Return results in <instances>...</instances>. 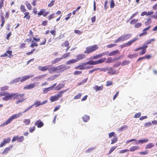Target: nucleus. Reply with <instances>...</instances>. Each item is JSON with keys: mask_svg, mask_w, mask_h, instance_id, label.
<instances>
[{"mask_svg": "<svg viewBox=\"0 0 157 157\" xmlns=\"http://www.w3.org/2000/svg\"><path fill=\"white\" fill-rule=\"evenodd\" d=\"M64 86V84H63L61 83L58 84L56 87H55L56 90H58L61 89Z\"/></svg>", "mask_w": 157, "mask_h": 157, "instance_id": "393cba45", "label": "nucleus"}, {"mask_svg": "<svg viewBox=\"0 0 157 157\" xmlns=\"http://www.w3.org/2000/svg\"><path fill=\"white\" fill-rule=\"evenodd\" d=\"M90 118L89 116L86 115H84L82 118V120L84 122H87L89 120Z\"/></svg>", "mask_w": 157, "mask_h": 157, "instance_id": "a211bd4d", "label": "nucleus"}, {"mask_svg": "<svg viewBox=\"0 0 157 157\" xmlns=\"http://www.w3.org/2000/svg\"><path fill=\"white\" fill-rule=\"evenodd\" d=\"M108 70L109 71L108 72V73L111 75H113V74H116V70L113 68L112 67L109 68Z\"/></svg>", "mask_w": 157, "mask_h": 157, "instance_id": "f3484780", "label": "nucleus"}, {"mask_svg": "<svg viewBox=\"0 0 157 157\" xmlns=\"http://www.w3.org/2000/svg\"><path fill=\"white\" fill-rule=\"evenodd\" d=\"M44 75H39L36 77L33 78V80H36L37 81L43 79L44 77Z\"/></svg>", "mask_w": 157, "mask_h": 157, "instance_id": "4be33fe9", "label": "nucleus"}, {"mask_svg": "<svg viewBox=\"0 0 157 157\" xmlns=\"http://www.w3.org/2000/svg\"><path fill=\"white\" fill-rule=\"evenodd\" d=\"M155 40L154 39H152L149 40H147L146 43H144L143 45L144 46H145V48L146 50V48L148 47L147 45L150 44L151 42Z\"/></svg>", "mask_w": 157, "mask_h": 157, "instance_id": "ddd939ff", "label": "nucleus"}, {"mask_svg": "<svg viewBox=\"0 0 157 157\" xmlns=\"http://www.w3.org/2000/svg\"><path fill=\"white\" fill-rule=\"evenodd\" d=\"M43 93L46 94L48 91L52 90L50 87L43 89Z\"/></svg>", "mask_w": 157, "mask_h": 157, "instance_id": "c9c22d12", "label": "nucleus"}, {"mask_svg": "<svg viewBox=\"0 0 157 157\" xmlns=\"http://www.w3.org/2000/svg\"><path fill=\"white\" fill-rule=\"evenodd\" d=\"M130 63V62L129 60H124L122 61L121 64L122 66H124L126 65H128Z\"/></svg>", "mask_w": 157, "mask_h": 157, "instance_id": "bb28decb", "label": "nucleus"}, {"mask_svg": "<svg viewBox=\"0 0 157 157\" xmlns=\"http://www.w3.org/2000/svg\"><path fill=\"white\" fill-rule=\"evenodd\" d=\"M35 126L30 127L29 129V131L30 132L32 133L35 130Z\"/></svg>", "mask_w": 157, "mask_h": 157, "instance_id": "69168bd1", "label": "nucleus"}, {"mask_svg": "<svg viewBox=\"0 0 157 157\" xmlns=\"http://www.w3.org/2000/svg\"><path fill=\"white\" fill-rule=\"evenodd\" d=\"M59 98V96L56 94L53 96H51L50 98V100H51V102H53L58 100Z\"/></svg>", "mask_w": 157, "mask_h": 157, "instance_id": "f8f14e48", "label": "nucleus"}, {"mask_svg": "<svg viewBox=\"0 0 157 157\" xmlns=\"http://www.w3.org/2000/svg\"><path fill=\"white\" fill-rule=\"evenodd\" d=\"M106 59V58L104 57L102 59H99L98 60V62L99 64L102 63L104 62Z\"/></svg>", "mask_w": 157, "mask_h": 157, "instance_id": "37998d69", "label": "nucleus"}, {"mask_svg": "<svg viewBox=\"0 0 157 157\" xmlns=\"http://www.w3.org/2000/svg\"><path fill=\"white\" fill-rule=\"evenodd\" d=\"M117 45L116 44H109L107 46V48H111L112 47H114Z\"/></svg>", "mask_w": 157, "mask_h": 157, "instance_id": "e2e57ef3", "label": "nucleus"}, {"mask_svg": "<svg viewBox=\"0 0 157 157\" xmlns=\"http://www.w3.org/2000/svg\"><path fill=\"white\" fill-rule=\"evenodd\" d=\"M86 57V56L84 54H79L76 56V59H75L77 60V62H78L81 60H82Z\"/></svg>", "mask_w": 157, "mask_h": 157, "instance_id": "1a4fd4ad", "label": "nucleus"}, {"mask_svg": "<svg viewBox=\"0 0 157 157\" xmlns=\"http://www.w3.org/2000/svg\"><path fill=\"white\" fill-rule=\"evenodd\" d=\"M38 46V45L36 43L34 42L33 40L32 41V44L29 47H31L32 48H33L34 46Z\"/></svg>", "mask_w": 157, "mask_h": 157, "instance_id": "e433bc0d", "label": "nucleus"}, {"mask_svg": "<svg viewBox=\"0 0 157 157\" xmlns=\"http://www.w3.org/2000/svg\"><path fill=\"white\" fill-rule=\"evenodd\" d=\"M98 48V47L97 45H94L87 47L86 48V50L84 52L85 54H89Z\"/></svg>", "mask_w": 157, "mask_h": 157, "instance_id": "7ed1b4c3", "label": "nucleus"}, {"mask_svg": "<svg viewBox=\"0 0 157 157\" xmlns=\"http://www.w3.org/2000/svg\"><path fill=\"white\" fill-rule=\"evenodd\" d=\"M16 95V93H10L7 91L0 92V96H5L2 98V100L6 101L11 100V98Z\"/></svg>", "mask_w": 157, "mask_h": 157, "instance_id": "f03ea898", "label": "nucleus"}, {"mask_svg": "<svg viewBox=\"0 0 157 157\" xmlns=\"http://www.w3.org/2000/svg\"><path fill=\"white\" fill-rule=\"evenodd\" d=\"M25 14V16L24 17V18H26L27 19L29 20L30 18V15H29V12H26L24 13Z\"/></svg>", "mask_w": 157, "mask_h": 157, "instance_id": "72a5a7b5", "label": "nucleus"}, {"mask_svg": "<svg viewBox=\"0 0 157 157\" xmlns=\"http://www.w3.org/2000/svg\"><path fill=\"white\" fill-rule=\"evenodd\" d=\"M44 12V9H41L40 11V12L38 13V14L39 16L43 15V13Z\"/></svg>", "mask_w": 157, "mask_h": 157, "instance_id": "680f3d73", "label": "nucleus"}, {"mask_svg": "<svg viewBox=\"0 0 157 157\" xmlns=\"http://www.w3.org/2000/svg\"><path fill=\"white\" fill-rule=\"evenodd\" d=\"M23 123L26 125H29L30 123V120L29 119H26L23 120Z\"/></svg>", "mask_w": 157, "mask_h": 157, "instance_id": "473e14b6", "label": "nucleus"}, {"mask_svg": "<svg viewBox=\"0 0 157 157\" xmlns=\"http://www.w3.org/2000/svg\"><path fill=\"white\" fill-rule=\"evenodd\" d=\"M55 2V1L54 0L52 1L51 2L48 4V6L49 7H52L54 4Z\"/></svg>", "mask_w": 157, "mask_h": 157, "instance_id": "774afa93", "label": "nucleus"}, {"mask_svg": "<svg viewBox=\"0 0 157 157\" xmlns=\"http://www.w3.org/2000/svg\"><path fill=\"white\" fill-rule=\"evenodd\" d=\"M120 53V51L117 49L109 52V56H113L117 55Z\"/></svg>", "mask_w": 157, "mask_h": 157, "instance_id": "9d476101", "label": "nucleus"}, {"mask_svg": "<svg viewBox=\"0 0 157 157\" xmlns=\"http://www.w3.org/2000/svg\"><path fill=\"white\" fill-rule=\"evenodd\" d=\"M17 140L19 142H21L23 141L24 140V137L23 136H21L20 137H19L18 136V138H17Z\"/></svg>", "mask_w": 157, "mask_h": 157, "instance_id": "79ce46f5", "label": "nucleus"}, {"mask_svg": "<svg viewBox=\"0 0 157 157\" xmlns=\"http://www.w3.org/2000/svg\"><path fill=\"white\" fill-rule=\"evenodd\" d=\"M47 100H45L42 102H41L40 101H36L32 105H33V106L35 105L36 107H37L40 105H43L47 103Z\"/></svg>", "mask_w": 157, "mask_h": 157, "instance_id": "423d86ee", "label": "nucleus"}, {"mask_svg": "<svg viewBox=\"0 0 157 157\" xmlns=\"http://www.w3.org/2000/svg\"><path fill=\"white\" fill-rule=\"evenodd\" d=\"M132 34L131 33H128L125 35H122L123 39L124 41L127 40L128 39H129L132 36Z\"/></svg>", "mask_w": 157, "mask_h": 157, "instance_id": "dca6fc26", "label": "nucleus"}, {"mask_svg": "<svg viewBox=\"0 0 157 157\" xmlns=\"http://www.w3.org/2000/svg\"><path fill=\"white\" fill-rule=\"evenodd\" d=\"M44 125L43 123L40 120H37L35 123V125L37 126L38 128L42 127Z\"/></svg>", "mask_w": 157, "mask_h": 157, "instance_id": "6e6552de", "label": "nucleus"}, {"mask_svg": "<svg viewBox=\"0 0 157 157\" xmlns=\"http://www.w3.org/2000/svg\"><path fill=\"white\" fill-rule=\"evenodd\" d=\"M59 75H54L51 76L49 78H48V81H52L55 79L56 78H57L59 75Z\"/></svg>", "mask_w": 157, "mask_h": 157, "instance_id": "412c9836", "label": "nucleus"}, {"mask_svg": "<svg viewBox=\"0 0 157 157\" xmlns=\"http://www.w3.org/2000/svg\"><path fill=\"white\" fill-rule=\"evenodd\" d=\"M138 55L137 53H134L133 54H129L128 56V57L129 58L132 59L133 58L136 57Z\"/></svg>", "mask_w": 157, "mask_h": 157, "instance_id": "c85d7f7f", "label": "nucleus"}, {"mask_svg": "<svg viewBox=\"0 0 157 157\" xmlns=\"http://www.w3.org/2000/svg\"><path fill=\"white\" fill-rule=\"evenodd\" d=\"M35 83H33L26 85L23 88L24 90H29L33 89L35 86Z\"/></svg>", "mask_w": 157, "mask_h": 157, "instance_id": "0eeeda50", "label": "nucleus"}, {"mask_svg": "<svg viewBox=\"0 0 157 157\" xmlns=\"http://www.w3.org/2000/svg\"><path fill=\"white\" fill-rule=\"evenodd\" d=\"M98 70H99L100 71H103L104 72H105L107 71L108 70V67H107L106 68H98Z\"/></svg>", "mask_w": 157, "mask_h": 157, "instance_id": "de8ad7c7", "label": "nucleus"}, {"mask_svg": "<svg viewBox=\"0 0 157 157\" xmlns=\"http://www.w3.org/2000/svg\"><path fill=\"white\" fill-rule=\"evenodd\" d=\"M150 122H149L147 123H146L144 125V126L146 128L149 126H151L152 124Z\"/></svg>", "mask_w": 157, "mask_h": 157, "instance_id": "052dcab7", "label": "nucleus"}, {"mask_svg": "<svg viewBox=\"0 0 157 157\" xmlns=\"http://www.w3.org/2000/svg\"><path fill=\"white\" fill-rule=\"evenodd\" d=\"M94 90H95L96 91H97L102 90L103 89V87L102 86H99L96 85L94 87Z\"/></svg>", "mask_w": 157, "mask_h": 157, "instance_id": "a878e982", "label": "nucleus"}, {"mask_svg": "<svg viewBox=\"0 0 157 157\" xmlns=\"http://www.w3.org/2000/svg\"><path fill=\"white\" fill-rule=\"evenodd\" d=\"M56 16L55 14L53 13L48 17V19L49 20H50Z\"/></svg>", "mask_w": 157, "mask_h": 157, "instance_id": "49530a36", "label": "nucleus"}, {"mask_svg": "<svg viewBox=\"0 0 157 157\" xmlns=\"http://www.w3.org/2000/svg\"><path fill=\"white\" fill-rule=\"evenodd\" d=\"M115 6V3L113 0H112L110 2V8H113Z\"/></svg>", "mask_w": 157, "mask_h": 157, "instance_id": "13d9d810", "label": "nucleus"}, {"mask_svg": "<svg viewBox=\"0 0 157 157\" xmlns=\"http://www.w3.org/2000/svg\"><path fill=\"white\" fill-rule=\"evenodd\" d=\"M101 55L102 56L104 55H106L108 56H109V51H105L102 52L101 53Z\"/></svg>", "mask_w": 157, "mask_h": 157, "instance_id": "603ef678", "label": "nucleus"}, {"mask_svg": "<svg viewBox=\"0 0 157 157\" xmlns=\"http://www.w3.org/2000/svg\"><path fill=\"white\" fill-rule=\"evenodd\" d=\"M25 5L28 9L30 10H31L32 8V6L31 4L30 3H29L27 2H26Z\"/></svg>", "mask_w": 157, "mask_h": 157, "instance_id": "c03bdc74", "label": "nucleus"}, {"mask_svg": "<svg viewBox=\"0 0 157 157\" xmlns=\"http://www.w3.org/2000/svg\"><path fill=\"white\" fill-rule=\"evenodd\" d=\"M10 141V139L8 138L6 139H4L3 140L4 143L6 144L9 143Z\"/></svg>", "mask_w": 157, "mask_h": 157, "instance_id": "6e6d98bb", "label": "nucleus"}, {"mask_svg": "<svg viewBox=\"0 0 157 157\" xmlns=\"http://www.w3.org/2000/svg\"><path fill=\"white\" fill-rule=\"evenodd\" d=\"M148 141V139H143L139 140L136 143V144H137L138 143L143 144L144 143L147 142Z\"/></svg>", "mask_w": 157, "mask_h": 157, "instance_id": "5701e85b", "label": "nucleus"}, {"mask_svg": "<svg viewBox=\"0 0 157 157\" xmlns=\"http://www.w3.org/2000/svg\"><path fill=\"white\" fill-rule=\"evenodd\" d=\"M138 21V19H134L132 20L130 22V23L131 24H134Z\"/></svg>", "mask_w": 157, "mask_h": 157, "instance_id": "8fccbe9b", "label": "nucleus"}, {"mask_svg": "<svg viewBox=\"0 0 157 157\" xmlns=\"http://www.w3.org/2000/svg\"><path fill=\"white\" fill-rule=\"evenodd\" d=\"M20 9L21 11L23 12H25L26 11L25 7L23 5H21L20 6Z\"/></svg>", "mask_w": 157, "mask_h": 157, "instance_id": "4d7b16f0", "label": "nucleus"}, {"mask_svg": "<svg viewBox=\"0 0 157 157\" xmlns=\"http://www.w3.org/2000/svg\"><path fill=\"white\" fill-rule=\"evenodd\" d=\"M13 147L12 146L10 145L9 147H6L5 148V149L3 151L2 153V154H7L8 151L10 150L11 148H12Z\"/></svg>", "mask_w": 157, "mask_h": 157, "instance_id": "aec40b11", "label": "nucleus"}, {"mask_svg": "<svg viewBox=\"0 0 157 157\" xmlns=\"http://www.w3.org/2000/svg\"><path fill=\"white\" fill-rule=\"evenodd\" d=\"M33 107V105H31L28 107L27 108L25 109L24 111L22 112V113H20L12 116L6 121L4 122L3 123L0 125V127H2L8 125V124L10 123L13 119H16L21 116L22 113H25L30 110Z\"/></svg>", "mask_w": 157, "mask_h": 157, "instance_id": "f257e3e1", "label": "nucleus"}, {"mask_svg": "<svg viewBox=\"0 0 157 157\" xmlns=\"http://www.w3.org/2000/svg\"><path fill=\"white\" fill-rule=\"evenodd\" d=\"M140 147L138 146H132L130 148V151H133L136 150H137Z\"/></svg>", "mask_w": 157, "mask_h": 157, "instance_id": "cd10ccee", "label": "nucleus"}, {"mask_svg": "<svg viewBox=\"0 0 157 157\" xmlns=\"http://www.w3.org/2000/svg\"><path fill=\"white\" fill-rule=\"evenodd\" d=\"M151 23V19L149 18L147 19L146 21L145 22V25H149Z\"/></svg>", "mask_w": 157, "mask_h": 157, "instance_id": "7c9ffc66", "label": "nucleus"}, {"mask_svg": "<svg viewBox=\"0 0 157 157\" xmlns=\"http://www.w3.org/2000/svg\"><path fill=\"white\" fill-rule=\"evenodd\" d=\"M117 147V146H113L111 147L109 151L108 154H110Z\"/></svg>", "mask_w": 157, "mask_h": 157, "instance_id": "ea45409f", "label": "nucleus"}, {"mask_svg": "<svg viewBox=\"0 0 157 157\" xmlns=\"http://www.w3.org/2000/svg\"><path fill=\"white\" fill-rule=\"evenodd\" d=\"M62 59L61 57L59 58H56L52 62V64H55L57 63H58Z\"/></svg>", "mask_w": 157, "mask_h": 157, "instance_id": "b1692460", "label": "nucleus"}, {"mask_svg": "<svg viewBox=\"0 0 157 157\" xmlns=\"http://www.w3.org/2000/svg\"><path fill=\"white\" fill-rule=\"evenodd\" d=\"M34 76V75H25L23 76H22L21 77H19L15 78V79L17 82H23L31 78H32Z\"/></svg>", "mask_w": 157, "mask_h": 157, "instance_id": "20e7f679", "label": "nucleus"}, {"mask_svg": "<svg viewBox=\"0 0 157 157\" xmlns=\"http://www.w3.org/2000/svg\"><path fill=\"white\" fill-rule=\"evenodd\" d=\"M113 61L112 58L111 57H109L107 59V60L105 61V63H112Z\"/></svg>", "mask_w": 157, "mask_h": 157, "instance_id": "58836bf2", "label": "nucleus"}, {"mask_svg": "<svg viewBox=\"0 0 157 157\" xmlns=\"http://www.w3.org/2000/svg\"><path fill=\"white\" fill-rule=\"evenodd\" d=\"M113 84L112 82L111 81H107L106 82V86H109Z\"/></svg>", "mask_w": 157, "mask_h": 157, "instance_id": "338daca9", "label": "nucleus"}, {"mask_svg": "<svg viewBox=\"0 0 157 157\" xmlns=\"http://www.w3.org/2000/svg\"><path fill=\"white\" fill-rule=\"evenodd\" d=\"M121 64V62L119 61L118 62L116 63H115L113 65V66L114 67H119L120 65Z\"/></svg>", "mask_w": 157, "mask_h": 157, "instance_id": "3c124183", "label": "nucleus"}, {"mask_svg": "<svg viewBox=\"0 0 157 157\" xmlns=\"http://www.w3.org/2000/svg\"><path fill=\"white\" fill-rule=\"evenodd\" d=\"M77 60L75 59H71L67 61L66 63V65H70L77 62Z\"/></svg>", "mask_w": 157, "mask_h": 157, "instance_id": "6ab92c4d", "label": "nucleus"}, {"mask_svg": "<svg viewBox=\"0 0 157 157\" xmlns=\"http://www.w3.org/2000/svg\"><path fill=\"white\" fill-rule=\"evenodd\" d=\"M127 127L128 126L127 125H124L119 128L118 131L119 132H121L125 130Z\"/></svg>", "mask_w": 157, "mask_h": 157, "instance_id": "c756f323", "label": "nucleus"}, {"mask_svg": "<svg viewBox=\"0 0 157 157\" xmlns=\"http://www.w3.org/2000/svg\"><path fill=\"white\" fill-rule=\"evenodd\" d=\"M123 57V56H121L119 57H116L113 59V61L119 60L121 58Z\"/></svg>", "mask_w": 157, "mask_h": 157, "instance_id": "5fc2aeb1", "label": "nucleus"}, {"mask_svg": "<svg viewBox=\"0 0 157 157\" xmlns=\"http://www.w3.org/2000/svg\"><path fill=\"white\" fill-rule=\"evenodd\" d=\"M141 113L139 112L135 114L134 116V117L135 118H137L140 117L141 116Z\"/></svg>", "mask_w": 157, "mask_h": 157, "instance_id": "bf43d9fd", "label": "nucleus"}, {"mask_svg": "<svg viewBox=\"0 0 157 157\" xmlns=\"http://www.w3.org/2000/svg\"><path fill=\"white\" fill-rule=\"evenodd\" d=\"M68 89H66V90H64V91H60L58 94H56L57 95L59 96V98L61 96V95L64 92H66L68 90Z\"/></svg>", "mask_w": 157, "mask_h": 157, "instance_id": "09e8293b", "label": "nucleus"}, {"mask_svg": "<svg viewBox=\"0 0 157 157\" xmlns=\"http://www.w3.org/2000/svg\"><path fill=\"white\" fill-rule=\"evenodd\" d=\"M70 55V52L64 54L63 55H62L61 57L62 59H66Z\"/></svg>", "mask_w": 157, "mask_h": 157, "instance_id": "f704fd0d", "label": "nucleus"}, {"mask_svg": "<svg viewBox=\"0 0 157 157\" xmlns=\"http://www.w3.org/2000/svg\"><path fill=\"white\" fill-rule=\"evenodd\" d=\"M142 25V23H136L134 25L135 28H140Z\"/></svg>", "mask_w": 157, "mask_h": 157, "instance_id": "864d4df0", "label": "nucleus"}, {"mask_svg": "<svg viewBox=\"0 0 157 157\" xmlns=\"http://www.w3.org/2000/svg\"><path fill=\"white\" fill-rule=\"evenodd\" d=\"M154 146V145L152 143H150L147 144L145 147L146 149H148Z\"/></svg>", "mask_w": 157, "mask_h": 157, "instance_id": "2f4dec72", "label": "nucleus"}, {"mask_svg": "<svg viewBox=\"0 0 157 157\" xmlns=\"http://www.w3.org/2000/svg\"><path fill=\"white\" fill-rule=\"evenodd\" d=\"M48 70L49 72L50 73H53L54 72L58 71L57 67H51L50 66Z\"/></svg>", "mask_w": 157, "mask_h": 157, "instance_id": "4468645a", "label": "nucleus"}, {"mask_svg": "<svg viewBox=\"0 0 157 157\" xmlns=\"http://www.w3.org/2000/svg\"><path fill=\"white\" fill-rule=\"evenodd\" d=\"M145 46H144L143 45L142 46L134 50V51L137 52L139 50H141L140 52L139 53L140 55H143L146 52V50L145 48Z\"/></svg>", "mask_w": 157, "mask_h": 157, "instance_id": "39448f33", "label": "nucleus"}, {"mask_svg": "<svg viewBox=\"0 0 157 157\" xmlns=\"http://www.w3.org/2000/svg\"><path fill=\"white\" fill-rule=\"evenodd\" d=\"M16 93V95L15 96V98L19 99L20 98L23 97L25 95V94H17V93Z\"/></svg>", "mask_w": 157, "mask_h": 157, "instance_id": "4c0bfd02", "label": "nucleus"}, {"mask_svg": "<svg viewBox=\"0 0 157 157\" xmlns=\"http://www.w3.org/2000/svg\"><path fill=\"white\" fill-rule=\"evenodd\" d=\"M58 71H59V72H63L65 71V65H61L57 66Z\"/></svg>", "mask_w": 157, "mask_h": 157, "instance_id": "9b49d317", "label": "nucleus"}, {"mask_svg": "<svg viewBox=\"0 0 157 157\" xmlns=\"http://www.w3.org/2000/svg\"><path fill=\"white\" fill-rule=\"evenodd\" d=\"M9 87L8 86H4L1 88L0 90L1 91H4L8 89Z\"/></svg>", "mask_w": 157, "mask_h": 157, "instance_id": "a19ab883", "label": "nucleus"}, {"mask_svg": "<svg viewBox=\"0 0 157 157\" xmlns=\"http://www.w3.org/2000/svg\"><path fill=\"white\" fill-rule=\"evenodd\" d=\"M102 57L100 53L98 55H96V56H94L93 57H91V58L92 59H96L100 57Z\"/></svg>", "mask_w": 157, "mask_h": 157, "instance_id": "a18cd8bd", "label": "nucleus"}, {"mask_svg": "<svg viewBox=\"0 0 157 157\" xmlns=\"http://www.w3.org/2000/svg\"><path fill=\"white\" fill-rule=\"evenodd\" d=\"M82 95V94H78L76 96L74 97V99H79Z\"/></svg>", "mask_w": 157, "mask_h": 157, "instance_id": "0e129e2a", "label": "nucleus"}, {"mask_svg": "<svg viewBox=\"0 0 157 157\" xmlns=\"http://www.w3.org/2000/svg\"><path fill=\"white\" fill-rule=\"evenodd\" d=\"M50 67V65L46 66L41 67L40 66L39 67V69L40 70L42 71H44L48 70L49 67Z\"/></svg>", "mask_w": 157, "mask_h": 157, "instance_id": "2eb2a0df", "label": "nucleus"}]
</instances>
